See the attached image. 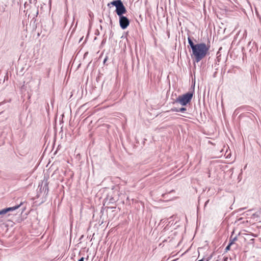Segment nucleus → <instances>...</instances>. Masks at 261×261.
Wrapping results in <instances>:
<instances>
[{"mask_svg": "<svg viewBox=\"0 0 261 261\" xmlns=\"http://www.w3.org/2000/svg\"><path fill=\"white\" fill-rule=\"evenodd\" d=\"M192 92H188L185 94L179 96L176 99L175 102L179 103L182 106H186L190 102L193 97Z\"/></svg>", "mask_w": 261, "mask_h": 261, "instance_id": "obj_3", "label": "nucleus"}, {"mask_svg": "<svg viewBox=\"0 0 261 261\" xmlns=\"http://www.w3.org/2000/svg\"><path fill=\"white\" fill-rule=\"evenodd\" d=\"M6 7V5H0V13H2L5 11Z\"/></svg>", "mask_w": 261, "mask_h": 261, "instance_id": "obj_6", "label": "nucleus"}, {"mask_svg": "<svg viewBox=\"0 0 261 261\" xmlns=\"http://www.w3.org/2000/svg\"><path fill=\"white\" fill-rule=\"evenodd\" d=\"M110 5L116 7V12L119 16H122L123 14L126 13V10L121 0L111 2L110 3L108 4V6H109Z\"/></svg>", "mask_w": 261, "mask_h": 261, "instance_id": "obj_2", "label": "nucleus"}, {"mask_svg": "<svg viewBox=\"0 0 261 261\" xmlns=\"http://www.w3.org/2000/svg\"><path fill=\"white\" fill-rule=\"evenodd\" d=\"M171 111L173 112H179V109L174 108H172L171 109Z\"/></svg>", "mask_w": 261, "mask_h": 261, "instance_id": "obj_7", "label": "nucleus"}, {"mask_svg": "<svg viewBox=\"0 0 261 261\" xmlns=\"http://www.w3.org/2000/svg\"><path fill=\"white\" fill-rule=\"evenodd\" d=\"M21 204L0 210V215H5L9 212L13 211L18 208L20 206Z\"/></svg>", "mask_w": 261, "mask_h": 261, "instance_id": "obj_5", "label": "nucleus"}, {"mask_svg": "<svg viewBox=\"0 0 261 261\" xmlns=\"http://www.w3.org/2000/svg\"><path fill=\"white\" fill-rule=\"evenodd\" d=\"M120 26L122 29H125L129 24V20L124 16H119Z\"/></svg>", "mask_w": 261, "mask_h": 261, "instance_id": "obj_4", "label": "nucleus"}, {"mask_svg": "<svg viewBox=\"0 0 261 261\" xmlns=\"http://www.w3.org/2000/svg\"><path fill=\"white\" fill-rule=\"evenodd\" d=\"M186 110H187V109L185 108H181L180 109H179V112H185Z\"/></svg>", "mask_w": 261, "mask_h": 261, "instance_id": "obj_8", "label": "nucleus"}, {"mask_svg": "<svg viewBox=\"0 0 261 261\" xmlns=\"http://www.w3.org/2000/svg\"><path fill=\"white\" fill-rule=\"evenodd\" d=\"M192 50V57L198 63L209 54L210 45L204 43L195 44L190 38H188Z\"/></svg>", "mask_w": 261, "mask_h": 261, "instance_id": "obj_1", "label": "nucleus"}, {"mask_svg": "<svg viewBox=\"0 0 261 261\" xmlns=\"http://www.w3.org/2000/svg\"><path fill=\"white\" fill-rule=\"evenodd\" d=\"M84 257H82L78 261H84Z\"/></svg>", "mask_w": 261, "mask_h": 261, "instance_id": "obj_10", "label": "nucleus"}, {"mask_svg": "<svg viewBox=\"0 0 261 261\" xmlns=\"http://www.w3.org/2000/svg\"><path fill=\"white\" fill-rule=\"evenodd\" d=\"M232 244V243H230L226 248V250H229L230 249V245Z\"/></svg>", "mask_w": 261, "mask_h": 261, "instance_id": "obj_9", "label": "nucleus"}]
</instances>
